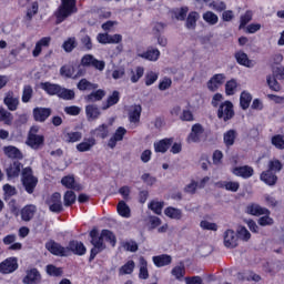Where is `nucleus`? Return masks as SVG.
Wrapping results in <instances>:
<instances>
[{
  "label": "nucleus",
  "mask_w": 284,
  "mask_h": 284,
  "mask_svg": "<svg viewBox=\"0 0 284 284\" xmlns=\"http://www.w3.org/2000/svg\"><path fill=\"white\" fill-rule=\"evenodd\" d=\"M89 236L91 239L90 243L93 245L89 256V263H92L94 258H97V254H101L103 250H105V243H110L111 247H116V235L114 232L104 229L101 231L99 235V230L93 229L90 231Z\"/></svg>",
  "instance_id": "f257e3e1"
},
{
  "label": "nucleus",
  "mask_w": 284,
  "mask_h": 284,
  "mask_svg": "<svg viewBox=\"0 0 284 284\" xmlns=\"http://www.w3.org/2000/svg\"><path fill=\"white\" fill-rule=\"evenodd\" d=\"M79 8L77 7V0H60V4L53 12L55 18V26H61L63 21H68L72 14H77Z\"/></svg>",
  "instance_id": "f03ea898"
},
{
  "label": "nucleus",
  "mask_w": 284,
  "mask_h": 284,
  "mask_svg": "<svg viewBox=\"0 0 284 284\" xmlns=\"http://www.w3.org/2000/svg\"><path fill=\"white\" fill-rule=\"evenodd\" d=\"M21 183L27 194H34V190L39 185V178L34 176V171L30 166L22 169Z\"/></svg>",
  "instance_id": "7ed1b4c3"
},
{
  "label": "nucleus",
  "mask_w": 284,
  "mask_h": 284,
  "mask_svg": "<svg viewBox=\"0 0 284 284\" xmlns=\"http://www.w3.org/2000/svg\"><path fill=\"white\" fill-rule=\"evenodd\" d=\"M234 104L232 103V101L226 100L219 105L217 119H222L224 123H227V121H232V119H234Z\"/></svg>",
  "instance_id": "20e7f679"
},
{
  "label": "nucleus",
  "mask_w": 284,
  "mask_h": 284,
  "mask_svg": "<svg viewBox=\"0 0 284 284\" xmlns=\"http://www.w3.org/2000/svg\"><path fill=\"white\" fill-rule=\"evenodd\" d=\"M45 204L53 214H61V212H63V203L61 202V193L59 192H54L50 197H48L45 200Z\"/></svg>",
  "instance_id": "39448f33"
},
{
  "label": "nucleus",
  "mask_w": 284,
  "mask_h": 284,
  "mask_svg": "<svg viewBox=\"0 0 284 284\" xmlns=\"http://www.w3.org/2000/svg\"><path fill=\"white\" fill-rule=\"evenodd\" d=\"M81 65H83V68H95V70L100 71L105 70V62L98 60L92 54L83 55L81 59Z\"/></svg>",
  "instance_id": "423d86ee"
},
{
  "label": "nucleus",
  "mask_w": 284,
  "mask_h": 284,
  "mask_svg": "<svg viewBox=\"0 0 284 284\" xmlns=\"http://www.w3.org/2000/svg\"><path fill=\"white\" fill-rule=\"evenodd\" d=\"M19 270L17 257H8L0 263V274H12Z\"/></svg>",
  "instance_id": "0eeeda50"
},
{
  "label": "nucleus",
  "mask_w": 284,
  "mask_h": 284,
  "mask_svg": "<svg viewBox=\"0 0 284 284\" xmlns=\"http://www.w3.org/2000/svg\"><path fill=\"white\" fill-rule=\"evenodd\" d=\"M45 250L53 256H68V247H64L54 240H50L45 243Z\"/></svg>",
  "instance_id": "6e6552de"
},
{
  "label": "nucleus",
  "mask_w": 284,
  "mask_h": 284,
  "mask_svg": "<svg viewBox=\"0 0 284 284\" xmlns=\"http://www.w3.org/2000/svg\"><path fill=\"white\" fill-rule=\"evenodd\" d=\"M33 120L37 121V123H45L50 116H52V109L51 108H43V106H37L32 111Z\"/></svg>",
  "instance_id": "1a4fd4ad"
},
{
  "label": "nucleus",
  "mask_w": 284,
  "mask_h": 284,
  "mask_svg": "<svg viewBox=\"0 0 284 284\" xmlns=\"http://www.w3.org/2000/svg\"><path fill=\"white\" fill-rule=\"evenodd\" d=\"M41 281V272H39V268L37 267L27 270L26 276L22 278L23 284H39Z\"/></svg>",
  "instance_id": "9d476101"
},
{
  "label": "nucleus",
  "mask_w": 284,
  "mask_h": 284,
  "mask_svg": "<svg viewBox=\"0 0 284 284\" xmlns=\"http://www.w3.org/2000/svg\"><path fill=\"white\" fill-rule=\"evenodd\" d=\"M27 145L31 148V150H41L45 144V136L39 134H28Z\"/></svg>",
  "instance_id": "9b49d317"
},
{
  "label": "nucleus",
  "mask_w": 284,
  "mask_h": 284,
  "mask_svg": "<svg viewBox=\"0 0 284 284\" xmlns=\"http://www.w3.org/2000/svg\"><path fill=\"white\" fill-rule=\"evenodd\" d=\"M21 170L23 169V163L19 162V160H14L9 166L6 169L7 179L10 181L12 179H19L21 174Z\"/></svg>",
  "instance_id": "f8f14e48"
},
{
  "label": "nucleus",
  "mask_w": 284,
  "mask_h": 284,
  "mask_svg": "<svg viewBox=\"0 0 284 284\" xmlns=\"http://www.w3.org/2000/svg\"><path fill=\"white\" fill-rule=\"evenodd\" d=\"M224 247L229 250H234V247H239V236L234 230L229 229L224 232Z\"/></svg>",
  "instance_id": "ddd939ff"
},
{
  "label": "nucleus",
  "mask_w": 284,
  "mask_h": 284,
  "mask_svg": "<svg viewBox=\"0 0 284 284\" xmlns=\"http://www.w3.org/2000/svg\"><path fill=\"white\" fill-rule=\"evenodd\" d=\"M232 174L241 179H252L254 176V168L250 165L235 166L232 169Z\"/></svg>",
  "instance_id": "4468645a"
},
{
  "label": "nucleus",
  "mask_w": 284,
  "mask_h": 284,
  "mask_svg": "<svg viewBox=\"0 0 284 284\" xmlns=\"http://www.w3.org/2000/svg\"><path fill=\"white\" fill-rule=\"evenodd\" d=\"M68 252H72L77 256H83L85 252H88V248H85L83 242L72 240L69 242V245L67 246V253Z\"/></svg>",
  "instance_id": "2eb2a0df"
},
{
  "label": "nucleus",
  "mask_w": 284,
  "mask_h": 284,
  "mask_svg": "<svg viewBox=\"0 0 284 284\" xmlns=\"http://www.w3.org/2000/svg\"><path fill=\"white\" fill-rule=\"evenodd\" d=\"M3 103L10 112H17V110H19V98H14L13 91H8L6 93Z\"/></svg>",
  "instance_id": "dca6fc26"
},
{
  "label": "nucleus",
  "mask_w": 284,
  "mask_h": 284,
  "mask_svg": "<svg viewBox=\"0 0 284 284\" xmlns=\"http://www.w3.org/2000/svg\"><path fill=\"white\" fill-rule=\"evenodd\" d=\"M260 181H262V183H265V185H268L270 187H274V185L278 183V175H276V173H273V171L266 170L260 174Z\"/></svg>",
  "instance_id": "f3484780"
},
{
  "label": "nucleus",
  "mask_w": 284,
  "mask_h": 284,
  "mask_svg": "<svg viewBox=\"0 0 284 284\" xmlns=\"http://www.w3.org/2000/svg\"><path fill=\"white\" fill-rule=\"evenodd\" d=\"M34 214H37V205L34 204H27L20 211L21 220L26 223H30L34 219Z\"/></svg>",
  "instance_id": "a211bd4d"
},
{
  "label": "nucleus",
  "mask_w": 284,
  "mask_h": 284,
  "mask_svg": "<svg viewBox=\"0 0 284 284\" xmlns=\"http://www.w3.org/2000/svg\"><path fill=\"white\" fill-rule=\"evenodd\" d=\"M223 83H225V75L223 73H216L207 81L206 85L210 92H216Z\"/></svg>",
  "instance_id": "6ab92c4d"
},
{
  "label": "nucleus",
  "mask_w": 284,
  "mask_h": 284,
  "mask_svg": "<svg viewBox=\"0 0 284 284\" xmlns=\"http://www.w3.org/2000/svg\"><path fill=\"white\" fill-rule=\"evenodd\" d=\"M205 132V129L201 123L192 125L191 133L189 134V141L192 143H201V134Z\"/></svg>",
  "instance_id": "aec40b11"
},
{
  "label": "nucleus",
  "mask_w": 284,
  "mask_h": 284,
  "mask_svg": "<svg viewBox=\"0 0 284 284\" xmlns=\"http://www.w3.org/2000/svg\"><path fill=\"white\" fill-rule=\"evenodd\" d=\"M172 143H174V138H165L154 143L155 152H160L161 154H165L172 148Z\"/></svg>",
  "instance_id": "412c9836"
},
{
  "label": "nucleus",
  "mask_w": 284,
  "mask_h": 284,
  "mask_svg": "<svg viewBox=\"0 0 284 284\" xmlns=\"http://www.w3.org/2000/svg\"><path fill=\"white\" fill-rule=\"evenodd\" d=\"M246 214H251V216H263V214H272L270 209L263 207L260 204H250L246 206Z\"/></svg>",
  "instance_id": "4be33fe9"
},
{
  "label": "nucleus",
  "mask_w": 284,
  "mask_h": 284,
  "mask_svg": "<svg viewBox=\"0 0 284 284\" xmlns=\"http://www.w3.org/2000/svg\"><path fill=\"white\" fill-rule=\"evenodd\" d=\"M3 152L8 159H12L13 161H22L23 159V152H21L17 146H4Z\"/></svg>",
  "instance_id": "5701e85b"
},
{
  "label": "nucleus",
  "mask_w": 284,
  "mask_h": 284,
  "mask_svg": "<svg viewBox=\"0 0 284 284\" xmlns=\"http://www.w3.org/2000/svg\"><path fill=\"white\" fill-rule=\"evenodd\" d=\"M40 87L47 94H49V97H59V93L61 92V85L52 82H41Z\"/></svg>",
  "instance_id": "b1692460"
},
{
  "label": "nucleus",
  "mask_w": 284,
  "mask_h": 284,
  "mask_svg": "<svg viewBox=\"0 0 284 284\" xmlns=\"http://www.w3.org/2000/svg\"><path fill=\"white\" fill-rule=\"evenodd\" d=\"M61 184L67 187V190H75V192H81L83 190V186L81 184H77V180H74V176L67 175L61 179Z\"/></svg>",
  "instance_id": "393cba45"
},
{
  "label": "nucleus",
  "mask_w": 284,
  "mask_h": 284,
  "mask_svg": "<svg viewBox=\"0 0 284 284\" xmlns=\"http://www.w3.org/2000/svg\"><path fill=\"white\" fill-rule=\"evenodd\" d=\"M234 58L239 65H244V68H254V63L252 62V60H250L247 53H245L244 51L235 52Z\"/></svg>",
  "instance_id": "a878e982"
},
{
  "label": "nucleus",
  "mask_w": 284,
  "mask_h": 284,
  "mask_svg": "<svg viewBox=\"0 0 284 284\" xmlns=\"http://www.w3.org/2000/svg\"><path fill=\"white\" fill-rule=\"evenodd\" d=\"M85 114L88 121H97L101 116V110L97 104H89L85 106Z\"/></svg>",
  "instance_id": "bb28decb"
},
{
  "label": "nucleus",
  "mask_w": 284,
  "mask_h": 284,
  "mask_svg": "<svg viewBox=\"0 0 284 284\" xmlns=\"http://www.w3.org/2000/svg\"><path fill=\"white\" fill-rule=\"evenodd\" d=\"M97 145V140L94 138L84 139L83 142L77 144L78 152H90L92 148Z\"/></svg>",
  "instance_id": "cd10ccee"
},
{
  "label": "nucleus",
  "mask_w": 284,
  "mask_h": 284,
  "mask_svg": "<svg viewBox=\"0 0 284 284\" xmlns=\"http://www.w3.org/2000/svg\"><path fill=\"white\" fill-rule=\"evenodd\" d=\"M141 112H143L141 104H134L132 110L129 111L130 123H139L141 121Z\"/></svg>",
  "instance_id": "c85d7f7f"
},
{
  "label": "nucleus",
  "mask_w": 284,
  "mask_h": 284,
  "mask_svg": "<svg viewBox=\"0 0 284 284\" xmlns=\"http://www.w3.org/2000/svg\"><path fill=\"white\" fill-rule=\"evenodd\" d=\"M155 267H165L172 264V257L168 254L153 256Z\"/></svg>",
  "instance_id": "c756f323"
},
{
  "label": "nucleus",
  "mask_w": 284,
  "mask_h": 284,
  "mask_svg": "<svg viewBox=\"0 0 284 284\" xmlns=\"http://www.w3.org/2000/svg\"><path fill=\"white\" fill-rule=\"evenodd\" d=\"M201 19V16L196 11H191L186 17L185 28L187 30H196V21Z\"/></svg>",
  "instance_id": "7c9ffc66"
},
{
  "label": "nucleus",
  "mask_w": 284,
  "mask_h": 284,
  "mask_svg": "<svg viewBox=\"0 0 284 284\" xmlns=\"http://www.w3.org/2000/svg\"><path fill=\"white\" fill-rule=\"evenodd\" d=\"M165 216L173 219L174 221H181L183 219V211L178 207L169 206L164 210Z\"/></svg>",
  "instance_id": "2f4dec72"
},
{
  "label": "nucleus",
  "mask_w": 284,
  "mask_h": 284,
  "mask_svg": "<svg viewBox=\"0 0 284 284\" xmlns=\"http://www.w3.org/2000/svg\"><path fill=\"white\" fill-rule=\"evenodd\" d=\"M91 136H95L97 139H108V134L110 131L108 130V124H101L97 129L91 130Z\"/></svg>",
  "instance_id": "473e14b6"
},
{
  "label": "nucleus",
  "mask_w": 284,
  "mask_h": 284,
  "mask_svg": "<svg viewBox=\"0 0 284 284\" xmlns=\"http://www.w3.org/2000/svg\"><path fill=\"white\" fill-rule=\"evenodd\" d=\"M104 97H105V90L99 89L88 94L85 97V101L87 103H97V101H103Z\"/></svg>",
  "instance_id": "72a5a7b5"
},
{
  "label": "nucleus",
  "mask_w": 284,
  "mask_h": 284,
  "mask_svg": "<svg viewBox=\"0 0 284 284\" xmlns=\"http://www.w3.org/2000/svg\"><path fill=\"white\" fill-rule=\"evenodd\" d=\"M236 136H239V133H236V130L234 129H231L224 133L223 141L226 148H232V145H234Z\"/></svg>",
  "instance_id": "f704fd0d"
},
{
  "label": "nucleus",
  "mask_w": 284,
  "mask_h": 284,
  "mask_svg": "<svg viewBox=\"0 0 284 284\" xmlns=\"http://www.w3.org/2000/svg\"><path fill=\"white\" fill-rule=\"evenodd\" d=\"M81 139H83V133L75 131L63 133L62 141H64V143H77L81 141Z\"/></svg>",
  "instance_id": "c9c22d12"
},
{
  "label": "nucleus",
  "mask_w": 284,
  "mask_h": 284,
  "mask_svg": "<svg viewBox=\"0 0 284 284\" xmlns=\"http://www.w3.org/2000/svg\"><path fill=\"white\" fill-rule=\"evenodd\" d=\"M121 101V92L113 91L111 95L108 97L106 103L103 104L102 110H109L112 105H116Z\"/></svg>",
  "instance_id": "e433bc0d"
},
{
  "label": "nucleus",
  "mask_w": 284,
  "mask_h": 284,
  "mask_svg": "<svg viewBox=\"0 0 284 284\" xmlns=\"http://www.w3.org/2000/svg\"><path fill=\"white\" fill-rule=\"evenodd\" d=\"M77 88L78 90H80V92H85V90H97L99 88V84L92 83L88 81V79L83 78L78 82Z\"/></svg>",
  "instance_id": "4c0bfd02"
},
{
  "label": "nucleus",
  "mask_w": 284,
  "mask_h": 284,
  "mask_svg": "<svg viewBox=\"0 0 284 284\" xmlns=\"http://www.w3.org/2000/svg\"><path fill=\"white\" fill-rule=\"evenodd\" d=\"M139 278H141L142 281H148V278H150V272L148 271V261L143 256L140 257Z\"/></svg>",
  "instance_id": "58836bf2"
},
{
  "label": "nucleus",
  "mask_w": 284,
  "mask_h": 284,
  "mask_svg": "<svg viewBox=\"0 0 284 284\" xmlns=\"http://www.w3.org/2000/svg\"><path fill=\"white\" fill-rule=\"evenodd\" d=\"M160 57H161V51L154 48H151L141 54V58L146 59L148 61H159Z\"/></svg>",
  "instance_id": "ea45409f"
},
{
  "label": "nucleus",
  "mask_w": 284,
  "mask_h": 284,
  "mask_svg": "<svg viewBox=\"0 0 284 284\" xmlns=\"http://www.w3.org/2000/svg\"><path fill=\"white\" fill-rule=\"evenodd\" d=\"M12 121H14V115L4 108H0V122L4 125H12Z\"/></svg>",
  "instance_id": "a19ab883"
},
{
  "label": "nucleus",
  "mask_w": 284,
  "mask_h": 284,
  "mask_svg": "<svg viewBox=\"0 0 284 284\" xmlns=\"http://www.w3.org/2000/svg\"><path fill=\"white\" fill-rule=\"evenodd\" d=\"M250 103H252V94L247 91H242L240 95V108L247 110V108H250Z\"/></svg>",
  "instance_id": "79ce46f5"
},
{
  "label": "nucleus",
  "mask_w": 284,
  "mask_h": 284,
  "mask_svg": "<svg viewBox=\"0 0 284 284\" xmlns=\"http://www.w3.org/2000/svg\"><path fill=\"white\" fill-rule=\"evenodd\" d=\"M77 45H79V42H77V38L71 37L62 43V50H64V52L67 53H70L77 48Z\"/></svg>",
  "instance_id": "37998d69"
},
{
  "label": "nucleus",
  "mask_w": 284,
  "mask_h": 284,
  "mask_svg": "<svg viewBox=\"0 0 284 284\" xmlns=\"http://www.w3.org/2000/svg\"><path fill=\"white\" fill-rule=\"evenodd\" d=\"M59 99H63V101H72L74 100L75 93L72 89H67L60 87V93H58Z\"/></svg>",
  "instance_id": "c03bdc74"
},
{
  "label": "nucleus",
  "mask_w": 284,
  "mask_h": 284,
  "mask_svg": "<svg viewBox=\"0 0 284 284\" xmlns=\"http://www.w3.org/2000/svg\"><path fill=\"white\" fill-rule=\"evenodd\" d=\"M276 79H278L276 78V75H267L266 82L270 90H272L273 92H281V83H278V80Z\"/></svg>",
  "instance_id": "a18cd8bd"
},
{
  "label": "nucleus",
  "mask_w": 284,
  "mask_h": 284,
  "mask_svg": "<svg viewBox=\"0 0 284 284\" xmlns=\"http://www.w3.org/2000/svg\"><path fill=\"white\" fill-rule=\"evenodd\" d=\"M236 88H239V83L235 79H231L225 83V94L226 97H234L236 93Z\"/></svg>",
  "instance_id": "49530a36"
},
{
  "label": "nucleus",
  "mask_w": 284,
  "mask_h": 284,
  "mask_svg": "<svg viewBox=\"0 0 284 284\" xmlns=\"http://www.w3.org/2000/svg\"><path fill=\"white\" fill-rule=\"evenodd\" d=\"M267 170L276 174V172H281V170H283V162H281L278 159L270 160Z\"/></svg>",
  "instance_id": "de8ad7c7"
},
{
  "label": "nucleus",
  "mask_w": 284,
  "mask_h": 284,
  "mask_svg": "<svg viewBox=\"0 0 284 284\" xmlns=\"http://www.w3.org/2000/svg\"><path fill=\"white\" fill-rule=\"evenodd\" d=\"M45 272L48 274V276H63V268L61 267H57L54 264H48L45 266Z\"/></svg>",
  "instance_id": "09e8293b"
},
{
  "label": "nucleus",
  "mask_w": 284,
  "mask_h": 284,
  "mask_svg": "<svg viewBox=\"0 0 284 284\" xmlns=\"http://www.w3.org/2000/svg\"><path fill=\"white\" fill-rule=\"evenodd\" d=\"M202 18L209 26H216V23H219V16L212 11L204 12Z\"/></svg>",
  "instance_id": "8fccbe9b"
},
{
  "label": "nucleus",
  "mask_w": 284,
  "mask_h": 284,
  "mask_svg": "<svg viewBox=\"0 0 284 284\" xmlns=\"http://www.w3.org/2000/svg\"><path fill=\"white\" fill-rule=\"evenodd\" d=\"M118 213L120 214V216H123V219H130L131 211H130V206H128L125 201L119 202V204H118Z\"/></svg>",
  "instance_id": "3c124183"
},
{
  "label": "nucleus",
  "mask_w": 284,
  "mask_h": 284,
  "mask_svg": "<svg viewBox=\"0 0 284 284\" xmlns=\"http://www.w3.org/2000/svg\"><path fill=\"white\" fill-rule=\"evenodd\" d=\"M74 72V65L65 64L60 68V74L64 77V79H73Z\"/></svg>",
  "instance_id": "603ef678"
},
{
  "label": "nucleus",
  "mask_w": 284,
  "mask_h": 284,
  "mask_svg": "<svg viewBox=\"0 0 284 284\" xmlns=\"http://www.w3.org/2000/svg\"><path fill=\"white\" fill-rule=\"evenodd\" d=\"M64 207H70V205H74L77 203V194L74 191H67L63 195Z\"/></svg>",
  "instance_id": "864d4df0"
},
{
  "label": "nucleus",
  "mask_w": 284,
  "mask_h": 284,
  "mask_svg": "<svg viewBox=\"0 0 284 284\" xmlns=\"http://www.w3.org/2000/svg\"><path fill=\"white\" fill-rule=\"evenodd\" d=\"M134 267H135L134 261L131 260L120 267L119 274L121 276L125 274H132V272H134Z\"/></svg>",
  "instance_id": "5fc2aeb1"
},
{
  "label": "nucleus",
  "mask_w": 284,
  "mask_h": 284,
  "mask_svg": "<svg viewBox=\"0 0 284 284\" xmlns=\"http://www.w3.org/2000/svg\"><path fill=\"white\" fill-rule=\"evenodd\" d=\"M164 205H165V202L151 201L149 203V210H152L154 214L161 215L163 212Z\"/></svg>",
  "instance_id": "6e6d98bb"
},
{
  "label": "nucleus",
  "mask_w": 284,
  "mask_h": 284,
  "mask_svg": "<svg viewBox=\"0 0 284 284\" xmlns=\"http://www.w3.org/2000/svg\"><path fill=\"white\" fill-rule=\"evenodd\" d=\"M272 145L276 148V150H284V136L281 134L273 135L271 139Z\"/></svg>",
  "instance_id": "4d7b16f0"
},
{
  "label": "nucleus",
  "mask_w": 284,
  "mask_h": 284,
  "mask_svg": "<svg viewBox=\"0 0 284 284\" xmlns=\"http://www.w3.org/2000/svg\"><path fill=\"white\" fill-rule=\"evenodd\" d=\"M252 17H253V13L250 10H247L244 14H242L240 18L239 30H243V28H245V26H247L250 21H252Z\"/></svg>",
  "instance_id": "13d9d810"
},
{
  "label": "nucleus",
  "mask_w": 284,
  "mask_h": 284,
  "mask_svg": "<svg viewBox=\"0 0 284 284\" xmlns=\"http://www.w3.org/2000/svg\"><path fill=\"white\" fill-rule=\"evenodd\" d=\"M237 239H241V241H250L252 239V234L245 226H239L237 229Z\"/></svg>",
  "instance_id": "bf43d9fd"
},
{
  "label": "nucleus",
  "mask_w": 284,
  "mask_h": 284,
  "mask_svg": "<svg viewBox=\"0 0 284 284\" xmlns=\"http://www.w3.org/2000/svg\"><path fill=\"white\" fill-rule=\"evenodd\" d=\"M33 92L32 87L24 85L22 91V103H30Z\"/></svg>",
  "instance_id": "052dcab7"
},
{
  "label": "nucleus",
  "mask_w": 284,
  "mask_h": 284,
  "mask_svg": "<svg viewBox=\"0 0 284 284\" xmlns=\"http://www.w3.org/2000/svg\"><path fill=\"white\" fill-rule=\"evenodd\" d=\"M38 12H39V2L34 1L32 2L31 8L27 10L28 21H32V17H34V14H38Z\"/></svg>",
  "instance_id": "680f3d73"
},
{
  "label": "nucleus",
  "mask_w": 284,
  "mask_h": 284,
  "mask_svg": "<svg viewBox=\"0 0 284 284\" xmlns=\"http://www.w3.org/2000/svg\"><path fill=\"white\" fill-rule=\"evenodd\" d=\"M200 227H202V230H209L211 232H216V230H219V225H216V223L209 222L207 220L201 221Z\"/></svg>",
  "instance_id": "e2e57ef3"
},
{
  "label": "nucleus",
  "mask_w": 284,
  "mask_h": 284,
  "mask_svg": "<svg viewBox=\"0 0 284 284\" xmlns=\"http://www.w3.org/2000/svg\"><path fill=\"white\" fill-rule=\"evenodd\" d=\"M172 276H175L178 281H181L185 276V266H175L171 271Z\"/></svg>",
  "instance_id": "0e129e2a"
},
{
  "label": "nucleus",
  "mask_w": 284,
  "mask_h": 284,
  "mask_svg": "<svg viewBox=\"0 0 284 284\" xmlns=\"http://www.w3.org/2000/svg\"><path fill=\"white\" fill-rule=\"evenodd\" d=\"M257 223L258 225H261V227H267L274 223V219H272L270 214H265L264 216L257 220Z\"/></svg>",
  "instance_id": "69168bd1"
},
{
  "label": "nucleus",
  "mask_w": 284,
  "mask_h": 284,
  "mask_svg": "<svg viewBox=\"0 0 284 284\" xmlns=\"http://www.w3.org/2000/svg\"><path fill=\"white\" fill-rule=\"evenodd\" d=\"M123 247L126 252H139V244L134 240L125 242Z\"/></svg>",
  "instance_id": "338daca9"
},
{
  "label": "nucleus",
  "mask_w": 284,
  "mask_h": 284,
  "mask_svg": "<svg viewBox=\"0 0 284 284\" xmlns=\"http://www.w3.org/2000/svg\"><path fill=\"white\" fill-rule=\"evenodd\" d=\"M158 79H159V74H156L154 71L146 73L145 85H153V83H156Z\"/></svg>",
  "instance_id": "774afa93"
}]
</instances>
